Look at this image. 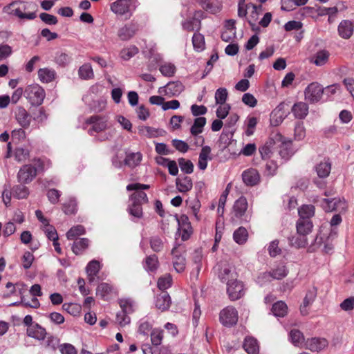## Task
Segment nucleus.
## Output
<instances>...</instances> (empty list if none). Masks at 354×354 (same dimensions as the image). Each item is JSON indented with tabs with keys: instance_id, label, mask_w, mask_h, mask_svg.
I'll list each match as a JSON object with an SVG mask.
<instances>
[{
	"instance_id": "obj_10",
	"label": "nucleus",
	"mask_w": 354,
	"mask_h": 354,
	"mask_svg": "<svg viewBox=\"0 0 354 354\" xmlns=\"http://www.w3.org/2000/svg\"><path fill=\"white\" fill-rule=\"evenodd\" d=\"M227 292L231 300H237L244 295L243 283L237 280V278L228 282L227 284Z\"/></svg>"
},
{
	"instance_id": "obj_46",
	"label": "nucleus",
	"mask_w": 354,
	"mask_h": 354,
	"mask_svg": "<svg viewBox=\"0 0 354 354\" xmlns=\"http://www.w3.org/2000/svg\"><path fill=\"white\" fill-rule=\"evenodd\" d=\"M139 52V49L134 45L129 46L127 48H123L120 53L121 59L127 61L131 58L137 55Z\"/></svg>"
},
{
	"instance_id": "obj_30",
	"label": "nucleus",
	"mask_w": 354,
	"mask_h": 354,
	"mask_svg": "<svg viewBox=\"0 0 354 354\" xmlns=\"http://www.w3.org/2000/svg\"><path fill=\"white\" fill-rule=\"evenodd\" d=\"M243 347L248 354H259V342L257 339L252 336L245 337Z\"/></svg>"
},
{
	"instance_id": "obj_2",
	"label": "nucleus",
	"mask_w": 354,
	"mask_h": 354,
	"mask_svg": "<svg viewBox=\"0 0 354 354\" xmlns=\"http://www.w3.org/2000/svg\"><path fill=\"white\" fill-rule=\"evenodd\" d=\"M313 227L310 220L298 219L297 223V234L289 239L290 244L297 248H305L308 245L307 236Z\"/></svg>"
},
{
	"instance_id": "obj_25",
	"label": "nucleus",
	"mask_w": 354,
	"mask_h": 354,
	"mask_svg": "<svg viewBox=\"0 0 354 354\" xmlns=\"http://www.w3.org/2000/svg\"><path fill=\"white\" fill-rule=\"evenodd\" d=\"M354 25L349 20L342 21L337 28L338 35L343 39H349L353 33Z\"/></svg>"
},
{
	"instance_id": "obj_40",
	"label": "nucleus",
	"mask_w": 354,
	"mask_h": 354,
	"mask_svg": "<svg viewBox=\"0 0 354 354\" xmlns=\"http://www.w3.org/2000/svg\"><path fill=\"white\" fill-rule=\"evenodd\" d=\"M289 339L295 346L299 347L305 343L304 334L297 329H292L289 333Z\"/></svg>"
},
{
	"instance_id": "obj_12",
	"label": "nucleus",
	"mask_w": 354,
	"mask_h": 354,
	"mask_svg": "<svg viewBox=\"0 0 354 354\" xmlns=\"http://www.w3.org/2000/svg\"><path fill=\"white\" fill-rule=\"evenodd\" d=\"M183 248L180 245L175 246L171 250L173 266L177 272H183L185 269V259L182 253Z\"/></svg>"
},
{
	"instance_id": "obj_13",
	"label": "nucleus",
	"mask_w": 354,
	"mask_h": 354,
	"mask_svg": "<svg viewBox=\"0 0 354 354\" xmlns=\"http://www.w3.org/2000/svg\"><path fill=\"white\" fill-rule=\"evenodd\" d=\"M178 223L179 225L178 230L182 240H188L193 232V229L188 216L185 214L180 215L178 218Z\"/></svg>"
},
{
	"instance_id": "obj_48",
	"label": "nucleus",
	"mask_w": 354,
	"mask_h": 354,
	"mask_svg": "<svg viewBox=\"0 0 354 354\" xmlns=\"http://www.w3.org/2000/svg\"><path fill=\"white\" fill-rule=\"evenodd\" d=\"M172 277L170 274H165L161 276L157 282L158 288L161 290H165L170 288L172 285Z\"/></svg>"
},
{
	"instance_id": "obj_36",
	"label": "nucleus",
	"mask_w": 354,
	"mask_h": 354,
	"mask_svg": "<svg viewBox=\"0 0 354 354\" xmlns=\"http://www.w3.org/2000/svg\"><path fill=\"white\" fill-rule=\"evenodd\" d=\"M101 269L100 263L97 260H92L86 266V273L89 282H93Z\"/></svg>"
},
{
	"instance_id": "obj_61",
	"label": "nucleus",
	"mask_w": 354,
	"mask_h": 354,
	"mask_svg": "<svg viewBox=\"0 0 354 354\" xmlns=\"http://www.w3.org/2000/svg\"><path fill=\"white\" fill-rule=\"evenodd\" d=\"M131 322L129 316L127 314V311H118L116 314L115 322L123 327L129 324Z\"/></svg>"
},
{
	"instance_id": "obj_3",
	"label": "nucleus",
	"mask_w": 354,
	"mask_h": 354,
	"mask_svg": "<svg viewBox=\"0 0 354 354\" xmlns=\"http://www.w3.org/2000/svg\"><path fill=\"white\" fill-rule=\"evenodd\" d=\"M261 10V6L252 3H245V0H239L237 15L240 18H246L248 22L254 30Z\"/></svg>"
},
{
	"instance_id": "obj_41",
	"label": "nucleus",
	"mask_w": 354,
	"mask_h": 354,
	"mask_svg": "<svg viewBox=\"0 0 354 354\" xmlns=\"http://www.w3.org/2000/svg\"><path fill=\"white\" fill-rule=\"evenodd\" d=\"M331 169V164L328 159H324L323 161H321L316 167V171L317 175L320 178H326L327 177Z\"/></svg>"
},
{
	"instance_id": "obj_53",
	"label": "nucleus",
	"mask_w": 354,
	"mask_h": 354,
	"mask_svg": "<svg viewBox=\"0 0 354 354\" xmlns=\"http://www.w3.org/2000/svg\"><path fill=\"white\" fill-rule=\"evenodd\" d=\"M306 13L310 14L313 17L317 19L319 17L327 15L328 8L319 6L317 8L305 7L304 8Z\"/></svg>"
},
{
	"instance_id": "obj_60",
	"label": "nucleus",
	"mask_w": 354,
	"mask_h": 354,
	"mask_svg": "<svg viewBox=\"0 0 354 354\" xmlns=\"http://www.w3.org/2000/svg\"><path fill=\"white\" fill-rule=\"evenodd\" d=\"M317 295V291L315 288H313L312 290H309L306 295V297L304 299L303 303L301 305V307L304 308H306L310 306L313 302L314 301Z\"/></svg>"
},
{
	"instance_id": "obj_26",
	"label": "nucleus",
	"mask_w": 354,
	"mask_h": 354,
	"mask_svg": "<svg viewBox=\"0 0 354 354\" xmlns=\"http://www.w3.org/2000/svg\"><path fill=\"white\" fill-rule=\"evenodd\" d=\"M138 26L136 24L131 23L121 28L118 31V37L124 41L133 37L138 31Z\"/></svg>"
},
{
	"instance_id": "obj_19",
	"label": "nucleus",
	"mask_w": 354,
	"mask_h": 354,
	"mask_svg": "<svg viewBox=\"0 0 354 354\" xmlns=\"http://www.w3.org/2000/svg\"><path fill=\"white\" fill-rule=\"evenodd\" d=\"M195 2L205 10L215 14L221 11L222 3L218 0H195Z\"/></svg>"
},
{
	"instance_id": "obj_20",
	"label": "nucleus",
	"mask_w": 354,
	"mask_h": 354,
	"mask_svg": "<svg viewBox=\"0 0 354 354\" xmlns=\"http://www.w3.org/2000/svg\"><path fill=\"white\" fill-rule=\"evenodd\" d=\"M184 89L183 84L180 82H169L166 86L159 88L160 94L165 93L170 97L178 95Z\"/></svg>"
},
{
	"instance_id": "obj_57",
	"label": "nucleus",
	"mask_w": 354,
	"mask_h": 354,
	"mask_svg": "<svg viewBox=\"0 0 354 354\" xmlns=\"http://www.w3.org/2000/svg\"><path fill=\"white\" fill-rule=\"evenodd\" d=\"M150 246L154 252H159L164 248V241L158 236H152L150 239Z\"/></svg>"
},
{
	"instance_id": "obj_9",
	"label": "nucleus",
	"mask_w": 354,
	"mask_h": 354,
	"mask_svg": "<svg viewBox=\"0 0 354 354\" xmlns=\"http://www.w3.org/2000/svg\"><path fill=\"white\" fill-rule=\"evenodd\" d=\"M86 123L92 125V128L89 130L90 134H91V131L99 133L106 129L108 119L104 115H94L89 117Z\"/></svg>"
},
{
	"instance_id": "obj_11",
	"label": "nucleus",
	"mask_w": 354,
	"mask_h": 354,
	"mask_svg": "<svg viewBox=\"0 0 354 354\" xmlns=\"http://www.w3.org/2000/svg\"><path fill=\"white\" fill-rule=\"evenodd\" d=\"M37 176V169L31 165H24L18 172L19 182L24 184L30 183Z\"/></svg>"
},
{
	"instance_id": "obj_1",
	"label": "nucleus",
	"mask_w": 354,
	"mask_h": 354,
	"mask_svg": "<svg viewBox=\"0 0 354 354\" xmlns=\"http://www.w3.org/2000/svg\"><path fill=\"white\" fill-rule=\"evenodd\" d=\"M29 6L26 1H13L3 8V12L20 20H32L36 18L37 15L35 11L29 10Z\"/></svg>"
},
{
	"instance_id": "obj_54",
	"label": "nucleus",
	"mask_w": 354,
	"mask_h": 354,
	"mask_svg": "<svg viewBox=\"0 0 354 354\" xmlns=\"http://www.w3.org/2000/svg\"><path fill=\"white\" fill-rule=\"evenodd\" d=\"M35 165L37 169V173L44 171L51 166V162L46 158H39L34 159Z\"/></svg>"
},
{
	"instance_id": "obj_18",
	"label": "nucleus",
	"mask_w": 354,
	"mask_h": 354,
	"mask_svg": "<svg viewBox=\"0 0 354 354\" xmlns=\"http://www.w3.org/2000/svg\"><path fill=\"white\" fill-rule=\"evenodd\" d=\"M286 104L284 102L280 103L271 113V124L273 126H278L280 124L287 115L286 111Z\"/></svg>"
},
{
	"instance_id": "obj_17",
	"label": "nucleus",
	"mask_w": 354,
	"mask_h": 354,
	"mask_svg": "<svg viewBox=\"0 0 354 354\" xmlns=\"http://www.w3.org/2000/svg\"><path fill=\"white\" fill-rule=\"evenodd\" d=\"M287 275V271L284 266L277 267L272 272H264L258 277L259 282H262L263 280L270 281V279H281Z\"/></svg>"
},
{
	"instance_id": "obj_14",
	"label": "nucleus",
	"mask_w": 354,
	"mask_h": 354,
	"mask_svg": "<svg viewBox=\"0 0 354 354\" xmlns=\"http://www.w3.org/2000/svg\"><path fill=\"white\" fill-rule=\"evenodd\" d=\"M328 342L325 338L312 337L308 338L304 343V347L313 352H319L326 348Z\"/></svg>"
},
{
	"instance_id": "obj_64",
	"label": "nucleus",
	"mask_w": 354,
	"mask_h": 354,
	"mask_svg": "<svg viewBox=\"0 0 354 354\" xmlns=\"http://www.w3.org/2000/svg\"><path fill=\"white\" fill-rule=\"evenodd\" d=\"M306 136V129L303 122H297L295 127V138L297 140H303Z\"/></svg>"
},
{
	"instance_id": "obj_43",
	"label": "nucleus",
	"mask_w": 354,
	"mask_h": 354,
	"mask_svg": "<svg viewBox=\"0 0 354 354\" xmlns=\"http://www.w3.org/2000/svg\"><path fill=\"white\" fill-rule=\"evenodd\" d=\"M298 213L299 219L310 220V218L314 216L315 207L311 205H304L299 209Z\"/></svg>"
},
{
	"instance_id": "obj_35",
	"label": "nucleus",
	"mask_w": 354,
	"mask_h": 354,
	"mask_svg": "<svg viewBox=\"0 0 354 354\" xmlns=\"http://www.w3.org/2000/svg\"><path fill=\"white\" fill-rule=\"evenodd\" d=\"M176 185L178 192L187 193L192 189L193 183L190 177L185 176L183 178H177L176 180Z\"/></svg>"
},
{
	"instance_id": "obj_28",
	"label": "nucleus",
	"mask_w": 354,
	"mask_h": 354,
	"mask_svg": "<svg viewBox=\"0 0 354 354\" xmlns=\"http://www.w3.org/2000/svg\"><path fill=\"white\" fill-rule=\"evenodd\" d=\"M38 78L42 83H50L53 82L56 77V71L49 67L41 68L37 71Z\"/></svg>"
},
{
	"instance_id": "obj_31",
	"label": "nucleus",
	"mask_w": 354,
	"mask_h": 354,
	"mask_svg": "<svg viewBox=\"0 0 354 354\" xmlns=\"http://www.w3.org/2000/svg\"><path fill=\"white\" fill-rule=\"evenodd\" d=\"M330 53L326 49L318 50L311 58V63L317 66L325 65L329 60Z\"/></svg>"
},
{
	"instance_id": "obj_52",
	"label": "nucleus",
	"mask_w": 354,
	"mask_h": 354,
	"mask_svg": "<svg viewBox=\"0 0 354 354\" xmlns=\"http://www.w3.org/2000/svg\"><path fill=\"white\" fill-rule=\"evenodd\" d=\"M86 232L83 225H77L71 227L66 233V237L68 240H73L77 236L83 235Z\"/></svg>"
},
{
	"instance_id": "obj_44",
	"label": "nucleus",
	"mask_w": 354,
	"mask_h": 354,
	"mask_svg": "<svg viewBox=\"0 0 354 354\" xmlns=\"http://www.w3.org/2000/svg\"><path fill=\"white\" fill-rule=\"evenodd\" d=\"M233 238L235 242L238 244H244L248 240V232L245 227H240L234 231Z\"/></svg>"
},
{
	"instance_id": "obj_16",
	"label": "nucleus",
	"mask_w": 354,
	"mask_h": 354,
	"mask_svg": "<svg viewBox=\"0 0 354 354\" xmlns=\"http://www.w3.org/2000/svg\"><path fill=\"white\" fill-rule=\"evenodd\" d=\"M15 119L22 128L29 127L31 122V116L26 109L21 106L16 107L15 111Z\"/></svg>"
},
{
	"instance_id": "obj_29",
	"label": "nucleus",
	"mask_w": 354,
	"mask_h": 354,
	"mask_svg": "<svg viewBox=\"0 0 354 354\" xmlns=\"http://www.w3.org/2000/svg\"><path fill=\"white\" fill-rule=\"evenodd\" d=\"M218 277L223 282H226L227 284L228 282L236 279L238 277V274L234 270H232L231 266L227 264H225L221 266Z\"/></svg>"
},
{
	"instance_id": "obj_47",
	"label": "nucleus",
	"mask_w": 354,
	"mask_h": 354,
	"mask_svg": "<svg viewBox=\"0 0 354 354\" xmlns=\"http://www.w3.org/2000/svg\"><path fill=\"white\" fill-rule=\"evenodd\" d=\"M78 74L80 77L84 80L92 79L94 77L93 68L88 63L84 64L80 67Z\"/></svg>"
},
{
	"instance_id": "obj_42",
	"label": "nucleus",
	"mask_w": 354,
	"mask_h": 354,
	"mask_svg": "<svg viewBox=\"0 0 354 354\" xmlns=\"http://www.w3.org/2000/svg\"><path fill=\"white\" fill-rule=\"evenodd\" d=\"M206 124V119L204 117H198L194 120V124L190 129L192 136H197L203 131V127Z\"/></svg>"
},
{
	"instance_id": "obj_21",
	"label": "nucleus",
	"mask_w": 354,
	"mask_h": 354,
	"mask_svg": "<svg viewBox=\"0 0 354 354\" xmlns=\"http://www.w3.org/2000/svg\"><path fill=\"white\" fill-rule=\"evenodd\" d=\"M212 149L209 146L202 147L198 156L197 166L200 170L204 171L207 167L209 160H212Z\"/></svg>"
},
{
	"instance_id": "obj_7",
	"label": "nucleus",
	"mask_w": 354,
	"mask_h": 354,
	"mask_svg": "<svg viewBox=\"0 0 354 354\" xmlns=\"http://www.w3.org/2000/svg\"><path fill=\"white\" fill-rule=\"evenodd\" d=\"M205 17L206 15L203 11L196 10L192 18H188L182 22V27L186 31L196 30L198 32L201 28V20Z\"/></svg>"
},
{
	"instance_id": "obj_6",
	"label": "nucleus",
	"mask_w": 354,
	"mask_h": 354,
	"mask_svg": "<svg viewBox=\"0 0 354 354\" xmlns=\"http://www.w3.org/2000/svg\"><path fill=\"white\" fill-rule=\"evenodd\" d=\"M324 93V89L320 84L312 82L304 91L305 99L310 103H316L321 100Z\"/></svg>"
},
{
	"instance_id": "obj_62",
	"label": "nucleus",
	"mask_w": 354,
	"mask_h": 354,
	"mask_svg": "<svg viewBox=\"0 0 354 354\" xmlns=\"http://www.w3.org/2000/svg\"><path fill=\"white\" fill-rule=\"evenodd\" d=\"M218 106L216 109V116L220 119L225 118L229 114L231 106L229 104H219Z\"/></svg>"
},
{
	"instance_id": "obj_33",
	"label": "nucleus",
	"mask_w": 354,
	"mask_h": 354,
	"mask_svg": "<svg viewBox=\"0 0 354 354\" xmlns=\"http://www.w3.org/2000/svg\"><path fill=\"white\" fill-rule=\"evenodd\" d=\"M171 304V298L167 292H162L157 295L155 306L158 310H168Z\"/></svg>"
},
{
	"instance_id": "obj_59",
	"label": "nucleus",
	"mask_w": 354,
	"mask_h": 354,
	"mask_svg": "<svg viewBox=\"0 0 354 354\" xmlns=\"http://www.w3.org/2000/svg\"><path fill=\"white\" fill-rule=\"evenodd\" d=\"M228 93L226 88H219L215 92V102L216 104L226 103Z\"/></svg>"
},
{
	"instance_id": "obj_38",
	"label": "nucleus",
	"mask_w": 354,
	"mask_h": 354,
	"mask_svg": "<svg viewBox=\"0 0 354 354\" xmlns=\"http://www.w3.org/2000/svg\"><path fill=\"white\" fill-rule=\"evenodd\" d=\"M89 240L86 238L76 239L73 244L72 250L76 254H82L89 246Z\"/></svg>"
},
{
	"instance_id": "obj_37",
	"label": "nucleus",
	"mask_w": 354,
	"mask_h": 354,
	"mask_svg": "<svg viewBox=\"0 0 354 354\" xmlns=\"http://www.w3.org/2000/svg\"><path fill=\"white\" fill-rule=\"evenodd\" d=\"M143 266L147 271L155 272L159 267L158 257L156 254L147 256L145 259Z\"/></svg>"
},
{
	"instance_id": "obj_22",
	"label": "nucleus",
	"mask_w": 354,
	"mask_h": 354,
	"mask_svg": "<svg viewBox=\"0 0 354 354\" xmlns=\"http://www.w3.org/2000/svg\"><path fill=\"white\" fill-rule=\"evenodd\" d=\"M321 205L325 212L337 211L341 208H344L346 206V201L339 198L333 199H323L321 202Z\"/></svg>"
},
{
	"instance_id": "obj_34",
	"label": "nucleus",
	"mask_w": 354,
	"mask_h": 354,
	"mask_svg": "<svg viewBox=\"0 0 354 354\" xmlns=\"http://www.w3.org/2000/svg\"><path fill=\"white\" fill-rule=\"evenodd\" d=\"M292 112L298 119H304L308 113V105L304 102H298L292 107Z\"/></svg>"
},
{
	"instance_id": "obj_45",
	"label": "nucleus",
	"mask_w": 354,
	"mask_h": 354,
	"mask_svg": "<svg viewBox=\"0 0 354 354\" xmlns=\"http://www.w3.org/2000/svg\"><path fill=\"white\" fill-rule=\"evenodd\" d=\"M159 71L163 76L171 77L176 73V68L172 63L164 62L160 65Z\"/></svg>"
},
{
	"instance_id": "obj_27",
	"label": "nucleus",
	"mask_w": 354,
	"mask_h": 354,
	"mask_svg": "<svg viewBox=\"0 0 354 354\" xmlns=\"http://www.w3.org/2000/svg\"><path fill=\"white\" fill-rule=\"evenodd\" d=\"M248 207V201L245 197L238 198L233 205V214L236 218H241Z\"/></svg>"
},
{
	"instance_id": "obj_63",
	"label": "nucleus",
	"mask_w": 354,
	"mask_h": 354,
	"mask_svg": "<svg viewBox=\"0 0 354 354\" xmlns=\"http://www.w3.org/2000/svg\"><path fill=\"white\" fill-rule=\"evenodd\" d=\"M267 162L266 164V169L265 174L267 176H272L276 174V171L278 168V165L277 162L273 160H267Z\"/></svg>"
},
{
	"instance_id": "obj_5",
	"label": "nucleus",
	"mask_w": 354,
	"mask_h": 354,
	"mask_svg": "<svg viewBox=\"0 0 354 354\" xmlns=\"http://www.w3.org/2000/svg\"><path fill=\"white\" fill-rule=\"evenodd\" d=\"M24 95L32 105L39 106L42 104L46 96V93L40 85L33 84L26 87Z\"/></svg>"
},
{
	"instance_id": "obj_4",
	"label": "nucleus",
	"mask_w": 354,
	"mask_h": 354,
	"mask_svg": "<svg viewBox=\"0 0 354 354\" xmlns=\"http://www.w3.org/2000/svg\"><path fill=\"white\" fill-rule=\"evenodd\" d=\"M150 188L149 185L141 184L139 183L129 184L127 186V191H133L129 196V201L132 203L145 205L148 203L149 199L145 190Z\"/></svg>"
},
{
	"instance_id": "obj_55",
	"label": "nucleus",
	"mask_w": 354,
	"mask_h": 354,
	"mask_svg": "<svg viewBox=\"0 0 354 354\" xmlns=\"http://www.w3.org/2000/svg\"><path fill=\"white\" fill-rule=\"evenodd\" d=\"M71 61V56L66 53H59L55 57V63L62 67L68 66Z\"/></svg>"
},
{
	"instance_id": "obj_15",
	"label": "nucleus",
	"mask_w": 354,
	"mask_h": 354,
	"mask_svg": "<svg viewBox=\"0 0 354 354\" xmlns=\"http://www.w3.org/2000/svg\"><path fill=\"white\" fill-rule=\"evenodd\" d=\"M242 179L247 186H255L260 183L261 176L257 169L249 168L242 173Z\"/></svg>"
},
{
	"instance_id": "obj_49",
	"label": "nucleus",
	"mask_w": 354,
	"mask_h": 354,
	"mask_svg": "<svg viewBox=\"0 0 354 354\" xmlns=\"http://www.w3.org/2000/svg\"><path fill=\"white\" fill-rule=\"evenodd\" d=\"M143 205L136 203L130 202V204L128 207V212L130 215L133 216L136 218H140L142 217L143 212H142V206Z\"/></svg>"
},
{
	"instance_id": "obj_50",
	"label": "nucleus",
	"mask_w": 354,
	"mask_h": 354,
	"mask_svg": "<svg viewBox=\"0 0 354 354\" xmlns=\"http://www.w3.org/2000/svg\"><path fill=\"white\" fill-rule=\"evenodd\" d=\"M12 194L18 199L26 198L29 195V190L26 186L18 185L12 188Z\"/></svg>"
},
{
	"instance_id": "obj_51",
	"label": "nucleus",
	"mask_w": 354,
	"mask_h": 354,
	"mask_svg": "<svg viewBox=\"0 0 354 354\" xmlns=\"http://www.w3.org/2000/svg\"><path fill=\"white\" fill-rule=\"evenodd\" d=\"M192 44L195 50L201 51L205 48V42L204 36L197 32H195L192 37Z\"/></svg>"
},
{
	"instance_id": "obj_32",
	"label": "nucleus",
	"mask_w": 354,
	"mask_h": 354,
	"mask_svg": "<svg viewBox=\"0 0 354 354\" xmlns=\"http://www.w3.org/2000/svg\"><path fill=\"white\" fill-rule=\"evenodd\" d=\"M26 333L28 336L35 338L37 340H43L46 336L45 328L37 323L32 326H29V328H27Z\"/></svg>"
},
{
	"instance_id": "obj_23",
	"label": "nucleus",
	"mask_w": 354,
	"mask_h": 354,
	"mask_svg": "<svg viewBox=\"0 0 354 354\" xmlns=\"http://www.w3.org/2000/svg\"><path fill=\"white\" fill-rule=\"evenodd\" d=\"M220 322L226 327L235 325L238 321L237 311H221L219 315Z\"/></svg>"
},
{
	"instance_id": "obj_8",
	"label": "nucleus",
	"mask_w": 354,
	"mask_h": 354,
	"mask_svg": "<svg viewBox=\"0 0 354 354\" xmlns=\"http://www.w3.org/2000/svg\"><path fill=\"white\" fill-rule=\"evenodd\" d=\"M136 0H117L110 5L111 10L116 15H124L136 8Z\"/></svg>"
},
{
	"instance_id": "obj_56",
	"label": "nucleus",
	"mask_w": 354,
	"mask_h": 354,
	"mask_svg": "<svg viewBox=\"0 0 354 354\" xmlns=\"http://www.w3.org/2000/svg\"><path fill=\"white\" fill-rule=\"evenodd\" d=\"M257 124V118L254 116H248L245 120L246 129L245 134L250 136L254 133L255 127Z\"/></svg>"
},
{
	"instance_id": "obj_39",
	"label": "nucleus",
	"mask_w": 354,
	"mask_h": 354,
	"mask_svg": "<svg viewBox=\"0 0 354 354\" xmlns=\"http://www.w3.org/2000/svg\"><path fill=\"white\" fill-rule=\"evenodd\" d=\"M142 159V155L141 153H130L127 154L124 164L130 168H134L140 165Z\"/></svg>"
},
{
	"instance_id": "obj_24",
	"label": "nucleus",
	"mask_w": 354,
	"mask_h": 354,
	"mask_svg": "<svg viewBox=\"0 0 354 354\" xmlns=\"http://www.w3.org/2000/svg\"><path fill=\"white\" fill-rule=\"evenodd\" d=\"M115 294H116V291L114 287L108 283H101L96 288V295L104 300H108Z\"/></svg>"
},
{
	"instance_id": "obj_58",
	"label": "nucleus",
	"mask_w": 354,
	"mask_h": 354,
	"mask_svg": "<svg viewBox=\"0 0 354 354\" xmlns=\"http://www.w3.org/2000/svg\"><path fill=\"white\" fill-rule=\"evenodd\" d=\"M178 165L183 172L185 174H191L193 172L194 165L191 160L180 158L178 159Z\"/></svg>"
}]
</instances>
